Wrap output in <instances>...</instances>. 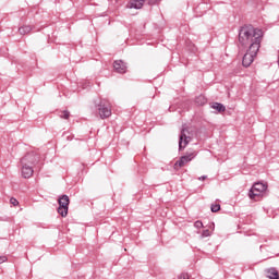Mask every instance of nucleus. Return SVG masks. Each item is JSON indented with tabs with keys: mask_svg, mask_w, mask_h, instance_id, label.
<instances>
[{
	"mask_svg": "<svg viewBox=\"0 0 279 279\" xmlns=\"http://www.w3.org/2000/svg\"><path fill=\"white\" fill-rule=\"evenodd\" d=\"M239 43L242 47H247L251 51H259L263 43V31L245 25L240 29Z\"/></svg>",
	"mask_w": 279,
	"mask_h": 279,
	"instance_id": "nucleus-1",
	"label": "nucleus"
},
{
	"mask_svg": "<svg viewBox=\"0 0 279 279\" xmlns=\"http://www.w3.org/2000/svg\"><path fill=\"white\" fill-rule=\"evenodd\" d=\"M265 191H267V184L263 182H256L251 187L248 197L250 199H253V202H260L265 195Z\"/></svg>",
	"mask_w": 279,
	"mask_h": 279,
	"instance_id": "nucleus-2",
	"label": "nucleus"
},
{
	"mask_svg": "<svg viewBox=\"0 0 279 279\" xmlns=\"http://www.w3.org/2000/svg\"><path fill=\"white\" fill-rule=\"evenodd\" d=\"M96 112L100 119H109V117H112V108L110 107V102L100 100V102L96 106Z\"/></svg>",
	"mask_w": 279,
	"mask_h": 279,
	"instance_id": "nucleus-3",
	"label": "nucleus"
},
{
	"mask_svg": "<svg viewBox=\"0 0 279 279\" xmlns=\"http://www.w3.org/2000/svg\"><path fill=\"white\" fill-rule=\"evenodd\" d=\"M21 165H26V167L35 168L38 162H40V155L36 151L26 153L20 160Z\"/></svg>",
	"mask_w": 279,
	"mask_h": 279,
	"instance_id": "nucleus-4",
	"label": "nucleus"
},
{
	"mask_svg": "<svg viewBox=\"0 0 279 279\" xmlns=\"http://www.w3.org/2000/svg\"><path fill=\"white\" fill-rule=\"evenodd\" d=\"M59 207L57 213L61 215V217H66L69 215V204H71V199L68 195H61L58 199Z\"/></svg>",
	"mask_w": 279,
	"mask_h": 279,
	"instance_id": "nucleus-5",
	"label": "nucleus"
},
{
	"mask_svg": "<svg viewBox=\"0 0 279 279\" xmlns=\"http://www.w3.org/2000/svg\"><path fill=\"white\" fill-rule=\"evenodd\" d=\"M191 141H193V137H191V132L189 131V129L183 128L179 135V151L185 149L186 145H189Z\"/></svg>",
	"mask_w": 279,
	"mask_h": 279,
	"instance_id": "nucleus-6",
	"label": "nucleus"
},
{
	"mask_svg": "<svg viewBox=\"0 0 279 279\" xmlns=\"http://www.w3.org/2000/svg\"><path fill=\"white\" fill-rule=\"evenodd\" d=\"M256 56H258V50L247 49L246 53L244 54V57L242 59L243 66L245 69H247V66H251L252 63L254 62V58H256Z\"/></svg>",
	"mask_w": 279,
	"mask_h": 279,
	"instance_id": "nucleus-7",
	"label": "nucleus"
},
{
	"mask_svg": "<svg viewBox=\"0 0 279 279\" xmlns=\"http://www.w3.org/2000/svg\"><path fill=\"white\" fill-rule=\"evenodd\" d=\"M147 1L150 5H154L158 2H160V0H147ZM144 3H145V0H131L130 3L126 5V8H129L130 10H132V9L141 10V8H143Z\"/></svg>",
	"mask_w": 279,
	"mask_h": 279,
	"instance_id": "nucleus-8",
	"label": "nucleus"
},
{
	"mask_svg": "<svg viewBox=\"0 0 279 279\" xmlns=\"http://www.w3.org/2000/svg\"><path fill=\"white\" fill-rule=\"evenodd\" d=\"M193 158H195V153H190L185 156H182L178 161H175L174 169L184 167V165H187V162H191Z\"/></svg>",
	"mask_w": 279,
	"mask_h": 279,
	"instance_id": "nucleus-9",
	"label": "nucleus"
},
{
	"mask_svg": "<svg viewBox=\"0 0 279 279\" xmlns=\"http://www.w3.org/2000/svg\"><path fill=\"white\" fill-rule=\"evenodd\" d=\"M22 177L26 180L34 175V167L27 165H21Z\"/></svg>",
	"mask_w": 279,
	"mask_h": 279,
	"instance_id": "nucleus-10",
	"label": "nucleus"
},
{
	"mask_svg": "<svg viewBox=\"0 0 279 279\" xmlns=\"http://www.w3.org/2000/svg\"><path fill=\"white\" fill-rule=\"evenodd\" d=\"M32 29H34L33 25H23L19 28V34L21 36H27V34H32Z\"/></svg>",
	"mask_w": 279,
	"mask_h": 279,
	"instance_id": "nucleus-11",
	"label": "nucleus"
},
{
	"mask_svg": "<svg viewBox=\"0 0 279 279\" xmlns=\"http://www.w3.org/2000/svg\"><path fill=\"white\" fill-rule=\"evenodd\" d=\"M266 276L269 279H279V272L276 268H269L266 270Z\"/></svg>",
	"mask_w": 279,
	"mask_h": 279,
	"instance_id": "nucleus-12",
	"label": "nucleus"
},
{
	"mask_svg": "<svg viewBox=\"0 0 279 279\" xmlns=\"http://www.w3.org/2000/svg\"><path fill=\"white\" fill-rule=\"evenodd\" d=\"M113 69L116 71H125V69H128V65L125 64V62L118 60V61H114Z\"/></svg>",
	"mask_w": 279,
	"mask_h": 279,
	"instance_id": "nucleus-13",
	"label": "nucleus"
},
{
	"mask_svg": "<svg viewBox=\"0 0 279 279\" xmlns=\"http://www.w3.org/2000/svg\"><path fill=\"white\" fill-rule=\"evenodd\" d=\"M210 108L216 110L217 112H226V106L221 102H214L211 104Z\"/></svg>",
	"mask_w": 279,
	"mask_h": 279,
	"instance_id": "nucleus-14",
	"label": "nucleus"
},
{
	"mask_svg": "<svg viewBox=\"0 0 279 279\" xmlns=\"http://www.w3.org/2000/svg\"><path fill=\"white\" fill-rule=\"evenodd\" d=\"M208 102V99H206V96L199 95L198 97L195 98V104L196 106H206Z\"/></svg>",
	"mask_w": 279,
	"mask_h": 279,
	"instance_id": "nucleus-15",
	"label": "nucleus"
},
{
	"mask_svg": "<svg viewBox=\"0 0 279 279\" xmlns=\"http://www.w3.org/2000/svg\"><path fill=\"white\" fill-rule=\"evenodd\" d=\"M58 117H60V119L69 121V119H71V112L69 110L58 111Z\"/></svg>",
	"mask_w": 279,
	"mask_h": 279,
	"instance_id": "nucleus-16",
	"label": "nucleus"
},
{
	"mask_svg": "<svg viewBox=\"0 0 279 279\" xmlns=\"http://www.w3.org/2000/svg\"><path fill=\"white\" fill-rule=\"evenodd\" d=\"M211 213H219L221 210V205L219 204H213L210 207Z\"/></svg>",
	"mask_w": 279,
	"mask_h": 279,
	"instance_id": "nucleus-17",
	"label": "nucleus"
},
{
	"mask_svg": "<svg viewBox=\"0 0 279 279\" xmlns=\"http://www.w3.org/2000/svg\"><path fill=\"white\" fill-rule=\"evenodd\" d=\"M191 275L187 272H182L181 275L178 276V279H190Z\"/></svg>",
	"mask_w": 279,
	"mask_h": 279,
	"instance_id": "nucleus-18",
	"label": "nucleus"
},
{
	"mask_svg": "<svg viewBox=\"0 0 279 279\" xmlns=\"http://www.w3.org/2000/svg\"><path fill=\"white\" fill-rule=\"evenodd\" d=\"M10 204H11L12 206H19V201H17L16 198H14V197H11V198H10Z\"/></svg>",
	"mask_w": 279,
	"mask_h": 279,
	"instance_id": "nucleus-19",
	"label": "nucleus"
},
{
	"mask_svg": "<svg viewBox=\"0 0 279 279\" xmlns=\"http://www.w3.org/2000/svg\"><path fill=\"white\" fill-rule=\"evenodd\" d=\"M202 236H210V230L208 229L203 230Z\"/></svg>",
	"mask_w": 279,
	"mask_h": 279,
	"instance_id": "nucleus-20",
	"label": "nucleus"
},
{
	"mask_svg": "<svg viewBox=\"0 0 279 279\" xmlns=\"http://www.w3.org/2000/svg\"><path fill=\"white\" fill-rule=\"evenodd\" d=\"M195 228H204V223L199 220H197L195 223H194Z\"/></svg>",
	"mask_w": 279,
	"mask_h": 279,
	"instance_id": "nucleus-21",
	"label": "nucleus"
},
{
	"mask_svg": "<svg viewBox=\"0 0 279 279\" xmlns=\"http://www.w3.org/2000/svg\"><path fill=\"white\" fill-rule=\"evenodd\" d=\"M5 260H8L7 256H0V265H1V263H5Z\"/></svg>",
	"mask_w": 279,
	"mask_h": 279,
	"instance_id": "nucleus-22",
	"label": "nucleus"
},
{
	"mask_svg": "<svg viewBox=\"0 0 279 279\" xmlns=\"http://www.w3.org/2000/svg\"><path fill=\"white\" fill-rule=\"evenodd\" d=\"M206 178H207L206 175H203V177H199L198 180H203L204 181V180H206Z\"/></svg>",
	"mask_w": 279,
	"mask_h": 279,
	"instance_id": "nucleus-23",
	"label": "nucleus"
}]
</instances>
